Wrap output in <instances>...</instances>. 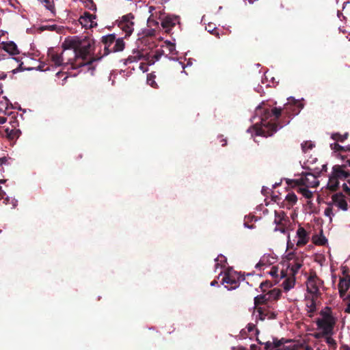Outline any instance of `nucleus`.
Here are the masks:
<instances>
[{
    "label": "nucleus",
    "mask_w": 350,
    "mask_h": 350,
    "mask_svg": "<svg viewBox=\"0 0 350 350\" xmlns=\"http://www.w3.org/2000/svg\"><path fill=\"white\" fill-rule=\"evenodd\" d=\"M281 112V108L275 107L271 112L269 109H262L261 105H259L256 108L255 115L250 119L252 122H254V120L258 118L259 122H255L253 126L248 128L247 133H250L252 137L262 136L267 137L272 136L282 128V126L278 127L272 122L273 119L279 118Z\"/></svg>",
    "instance_id": "obj_1"
},
{
    "label": "nucleus",
    "mask_w": 350,
    "mask_h": 350,
    "mask_svg": "<svg viewBox=\"0 0 350 350\" xmlns=\"http://www.w3.org/2000/svg\"><path fill=\"white\" fill-rule=\"evenodd\" d=\"M94 42L88 36H73L67 38L62 43L64 51L72 50V54L75 59H85L94 49Z\"/></svg>",
    "instance_id": "obj_2"
},
{
    "label": "nucleus",
    "mask_w": 350,
    "mask_h": 350,
    "mask_svg": "<svg viewBox=\"0 0 350 350\" xmlns=\"http://www.w3.org/2000/svg\"><path fill=\"white\" fill-rule=\"evenodd\" d=\"M102 41L105 44L104 55L111 53L122 51L125 47V43L122 38H116L115 33L108 34L102 37Z\"/></svg>",
    "instance_id": "obj_3"
},
{
    "label": "nucleus",
    "mask_w": 350,
    "mask_h": 350,
    "mask_svg": "<svg viewBox=\"0 0 350 350\" xmlns=\"http://www.w3.org/2000/svg\"><path fill=\"white\" fill-rule=\"evenodd\" d=\"M321 318L317 319L316 324L318 330H323L324 334H334L336 318L333 317L329 311H321Z\"/></svg>",
    "instance_id": "obj_4"
},
{
    "label": "nucleus",
    "mask_w": 350,
    "mask_h": 350,
    "mask_svg": "<svg viewBox=\"0 0 350 350\" xmlns=\"http://www.w3.org/2000/svg\"><path fill=\"white\" fill-rule=\"evenodd\" d=\"M343 168L342 165L333 166L327 182V187L331 190H336L339 185V180H343V178L346 176V171Z\"/></svg>",
    "instance_id": "obj_5"
},
{
    "label": "nucleus",
    "mask_w": 350,
    "mask_h": 350,
    "mask_svg": "<svg viewBox=\"0 0 350 350\" xmlns=\"http://www.w3.org/2000/svg\"><path fill=\"white\" fill-rule=\"evenodd\" d=\"M273 223L276 225V227L274 228L275 232H280L282 234L287 233V247L290 245V234L287 232L285 229V226L288 223V217L286 213L282 211H275V219Z\"/></svg>",
    "instance_id": "obj_6"
},
{
    "label": "nucleus",
    "mask_w": 350,
    "mask_h": 350,
    "mask_svg": "<svg viewBox=\"0 0 350 350\" xmlns=\"http://www.w3.org/2000/svg\"><path fill=\"white\" fill-rule=\"evenodd\" d=\"M65 51H62L59 53L57 51H55L53 49H51L48 51V57L52 64L57 67L62 66L67 64H71L73 66V63L72 62V58L66 59L64 57V53ZM73 68H76V67L72 66Z\"/></svg>",
    "instance_id": "obj_7"
},
{
    "label": "nucleus",
    "mask_w": 350,
    "mask_h": 350,
    "mask_svg": "<svg viewBox=\"0 0 350 350\" xmlns=\"http://www.w3.org/2000/svg\"><path fill=\"white\" fill-rule=\"evenodd\" d=\"M298 185H303L306 187H316L319 185L318 178L312 173H303L299 178L296 179Z\"/></svg>",
    "instance_id": "obj_8"
},
{
    "label": "nucleus",
    "mask_w": 350,
    "mask_h": 350,
    "mask_svg": "<svg viewBox=\"0 0 350 350\" xmlns=\"http://www.w3.org/2000/svg\"><path fill=\"white\" fill-rule=\"evenodd\" d=\"M133 16L132 14L123 16L119 22V27L125 33V36H129L134 29Z\"/></svg>",
    "instance_id": "obj_9"
},
{
    "label": "nucleus",
    "mask_w": 350,
    "mask_h": 350,
    "mask_svg": "<svg viewBox=\"0 0 350 350\" xmlns=\"http://www.w3.org/2000/svg\"><path fill=\"white\" fill-rule=\"evenodd\" d=\"M145 56L146 54H144V51L138 49H133L132 53L127 58L122 59L121 62L124 66H126L129 64L137 62L142 59H145Z\"/></svg>",
    "instance_id": "obj_10"
},
{
    "label": "nucleus",
    "mask_w": 350,
    "mask_h": 350,
    "mask_svg": "<svg viewBox=\"0 0 350 350\" xmlns=\"http://www.w3.org/2000/svg\"><path fill=\"white\" fill-rule=\"evenodd\" d=\"M319 280L316 275H310L306 282L307 291L313 295H317L319 291Z\"/></svg>",
    "instance_id": "obj_11"
},
{
    "label": "nucleus",
    "mask_w": 350,
    "mask_h": 350,
    "mask_svg": "<svg viewBox=\"0 0 350 350\" xmlns=\"http://www.w3.org/2000/svg\"><path fill=\"white\" fill-rule=\"evenodd\" d=\"M79 23L85 28H92L97 25L96 22V16L88 12H84L83 14L79 18Z\"/></svg>",
    "instance_id": "obj_12"
},
{
    "label": "nucleus",
    "mask_w": 350,
    "mask_h": 350,
    "mask_svg": "<svg viewBox=\"0 0 350 350\" xmlns=\"http://www.w3.org/2000/svg\"><path fill=\"white\" fill-rule=\"evenodd\" d=\"M179 23V16L177 15H167L161 21V26L166 31H170L172 27Z\"/></svg>",
    "instance_id": "obj_13"
},
{
    "label": "nucleus",
    "mask_w": 350,
    "mask_h": 350,
    "mask_svg": "<svg viewBox=\"0 0 350 350\" xmlns=\"http://www.w3.org/2000/svg\"><path fill=\"white\" fill-rule=\"evenodd\" d=\"M332 205L343 211H347L348 209L347 202L345 198V196L341 193L333 195Z\"/></svg>",
    "instance_id": "obj_14"
},
{
    "label": "nucleus",
    "mask_w": 350,
    "mask_h": 350,
    "mask_svg": "<svg viewBox=\"0 0 350 350\" xmlns=\"http://www.w3.org/2000/svg\"><path fill=\"white\" fill-rule=\"evenodd\" d=\"M222 284H226L225 288L228 291L234 290L239 287V282L230 273H225L222 278Z\"/></svg>",
    "instance_id": "obj_15"
},
{
    "label": "nucleus",
    "mask_w": 350,
    "mask_h": 350,
    "mask_svg": "<svg viewBox=\"0 0 350 350\" xmlns=\"http://www.w3.org/2000/svg\"><path fill=\"white\" fill-rule=\"evenodd\" d=\"M296 237L297 238V246H304L309 241V235L306 230L301 226H299L296 232Z\"/></svg>",
    "instance_id": "obj_16"
},
{
    "label": "nucleus",
    "mask_w": 350,
    "mask_h": 350,
    "mask_svg": "<svg viewBox=\"0 0 350 350\" xmlns=\"http://www.w3.org/2000/svg\"><path fill=\"white\" fill-rule=\"evenodd\" d=\"M303 265V258L302 255L298 256L297 259L291 261V262L286 263V267L291 271L292 273V275H295L296 273H298L299 270Z\"/></svg>",
    "instance_id": "obj_17"
},
{
    "label": "nucleus",
    "mask_w": 350,
    "mask_h": 350,
    "mask_svg": "<svg viewBox=\"0 0 350 350\" xmlns=\"http://www.w3.org/2000/svg\"><path fill=\"white\" fill-rule=\"evenodd\" d=\"M2 49L10 55H16L19 53L16 44L13 41L2 42Z\"/></svg>",
    "instance_id": "obj_18"
},
{
    "label": "nucleus",
    "mask_w": 350,
    "mask_h": 350,
    "mask_svg": "<svg viewBox=\"0 0 350 350\" xmlns=\"http://www.w3.org/2000/svg\"><path fill=\"white\" fill-rule=\"evenodd\" d=\"M273 341L274 350H286L287 349H288V346L287 345V344L291 343L292 342L291 340L286 339L284 338H282L280 339L273 338Z\"/></svg>",
    "instance_id": "obj_19"
},
{
    "label": "nucleus",
    "mask_w": 350,
    "mask_h": 350,
    "mask_svg": "<svg viewBox=\"0 0 350 350\" xmlns=\"http://www.w3.org/2000/svg\"><path fill=\"white\" fill-rule=\"evenodd\" d=\"M163 55L164 51L162 49H158L155 51V53L153 55L146 54L145 60L148 65L152 66L158 62Z\"/></svg>",
    "instance_id": "obj_20"
},
{
    "label": "nucleus",
    "mask_w": 350,
    "mask_h": 350,
    "mask_svg": "<svg viewBox=\"0 0 350 350\" xmlns=\"http://www.w3.org/2000/svg\"><path fill=\"white\" fill-rule=\"evenodd\" d=\"M350 287V280L345 278H341L338 283V290L340 296L342 297L345 295L347 291Z\"/></svg>",
    "instance_id": "obj_21"
},
{
    "label": "nucleus",
    "mask_w": 350,
    "mask_h": 350,
    "mask_svg": "<svg viewBox=\"0 0 350 350\" xmlns=\"http://www.w3.org/2000/svg\"><path fill=\"white\" fill-rule=\"evenodd\" d=\"M295 285V278L294 275H292L291 277L286 278L282 284V286L284 290V291L288 292L292 288H294Z\"/></svg>",
    "instance_id": "obj_22"
},
{
    "label": "nucleus",
    "mask_w": 350,
    "mask_h": 350,
    "mask_svg": "<svg viewBox=\"0 0 350 350\" xmlns=\"http://www.w3.org/2000/svg\"><path fill=\"white\" fill-rule=\"evenodd\" d=\"M215 271L219 269H223L226 267L227 264V259L225 256L223 254H219L218 256L215 259Z\"/></svg>",
    "instance_id": "obj_23"
},
{
    "label": "nucleus",
    "mask_w": 350,
    "mask_h": 350,
    "mask_svg": "<svg viewBox=\"0 0 350 350\" xmlns=\"http://www.w3.org/2000/svg\"><path fill=\"white\" fill-rule=\"evenodd\" d=\"M11 105V103L6 96L0 97V113H6V111Z\"/></svg>",
    "instance_id": "obj_24"
},
{
    "label": "nucleus",
    "mask_w": 350,
    "mask_h": 350,
    "mask_svg": "<svg viewBox=\"0 0 350 350\" xmlns=\"http://www.w3.org/2000/svg\"><path fill=\"white\" fill-rule=\"evenodd\" d=\"M270 258L273 259V258L269 254L263 255L259 262L256 264V267L258 268L259 267L269 266L272 263Z\"/></svg>",
    "instance_id": "obj_25"
},
{
    "label": "nucleus",
    "mask_w": 350,
    "mask_h": 350,
    "mask_svg": "<svg viewBox=\"0 0 350 350\" xmlns=\"http://www.w3.org/2000/svg\"><path fill=\"white\" fill-rule=\"evenodd\" d=\"M330 148L334 152H350V145L340 146L337 143H332Z\"/></svg>",
    "instance_id": "obj_26"
},
{
    "label": "nucleus",
    "mask_w": 350,
    "mask_h": 350,
    "mask_svg": "<svg viewBox=\"0 0 350 350\" xmlns=\"http://www.w3.org/2000/svg\"><path fill=\"white\" fill-rule=\"evenodd\" d=\"M165 45L163 46L170 55H176L178 54V51L176 49L175 43L172 42L170 40L165 41Z\"/></svg>",
    "instance_id": "obj_27"
},
{
    "label": "nucleus",
    "mask_w": 350,
    "mask_h": 350,
    "mask_svg": "<svg viewBox=\"0 0 350 350\" xmlns=\"http://www.w3.org/2000/svg\"><path fill=\"white\" fill-rule=\"evenodd\" d=\"M334 334H327L325 335L324 339L329 347L332 350H336L337 348V342L336 340L333 338Z\"/></svg>",
    "instance_id": "obj_28"
},
{
    "label": "nucleus",
    "mask_w": 350,
    "mask_h": 350,
    "mask_svg": "<svg viewBox=\"0 0 350 350\" xmlns=\"http://www.w3.org/2000/svg\"><path fill=\"white\" fill-rule=\"evenodd\" d=\"M40 3L43 5L48 10L53 14H55V10L53 0H38Z\"/></svg>",
    "instance_id": "obj_29"
},
{
    "label": "nucleus",
    "mask_w": 350,
    "mask_h": 350,
    "mask_svg": "<svg viewBox=\"0 0 350 350\" xmlns=\"http://www.w3.org/2000/svg\"><path fill=\"white\" fill-rule=\"evenodd\" d=\"M138 35L140 38L152 37L155 35V30L152 28L144 29L139 32Z\"/></svg>",
    "instance_id": "obj_30"
},
{
    "label": "nucleus",
    "mask_w": 350,
    "mask_h": 350,
    "mask_svg": "<svg viewBox=\"0 0 350 350\" xmlns=\"http://www.w3.org/2000/svg\"><path fill=\"white\" fill-rule=\"evenodd\" d=\"M275 78L267 74V72L265 73V78L262 79V83L265 84L266 86H271L274 85Z\"/></svg>",
    "instance_id": "obj_31"
},
{
    "label": "nucleus",
    "mask_w": 350,
    "mask_h": 350,
    "mask_svg": "<svg viewBox=\"0 0 350 350\" xmlns=\"http://www.w3.org/2000/svg\"><path fill=\"white\" fill-rule=\"evenodd\" d=\"M275 78L267 74V72L265 73V78L262 79V83L265 84L266 86H271L274 85Z\"/></svg>",
    "instance_id": "obj_32"
},
{
    "label": "nucleus",
    "mask_w": 350,
    "mask_h": 350,
    "mask_svg": "<svg viewBox=\"0 0 350 350\" xmlns=\"http://www.w3.org/2000/svg\"><path fill=\"white\" fill-rule=\"evenodd\" d=\"M343 180H346L347 183L342 184V189L348 194H350V174L346 172V176L343 178Z\"/></svg>",
    "instance_id": "obj_33"
},
{
    "label": "nucleus",
    "mask_w": 350,
    "mask_h": 350,
    "mask_svg": "<svg viewBox=\"0 0 350 350\" xmlns=\"http://www.w3.org/2000/svg\"><path fill=\"white\" fill-rule=\"evenodd\" d=\"M347 137H348L347 133H345L344 135H340L338 133H332L331 135V138L333 140H335L337 142H344L347 138Z\"/></svg>",
    "instance_id": "obj_34"
},
{
    "label": "nucleus",
    "mask_w": 350,
    "mask_h": 350,
    "mask_svg": "<svg viewBox=\"0 0 350 350\" xmlns=\"http://www.w3.org/2000/svg\"><path fill=\"white\" fill-rule=\"evenodd\" d=\"M285 199L289 203V206H293L297 201V196L294 193H293V192L288 193L286 196Z\"/></svg>",
    "instance_id": "obj_35"
},
{
    "label": "nucleus",
    "mask_w": 350,
    "mask_h": 350,
    "mask_svg": "<svg viewBox=\"0 0 350 350\" xmlns=\"http://www.w3.org/2000/svg\"><path fill=\"white\" fill-rule=\"evenodd\" d=\"M288 100L289 103H291L292 102L293 104L298 108V111L296 112V114H298L299 111L303 109L304 105L301 103L298 100L295 99L293 96L288 97Z\"/></svg>",
    "instance_id": "obj_36"
},
{
    "label": "nucleus",
    "mask_w": 350,
    "mask_h": 350,
    "mask_svg": "<svg viewBox=\"0 0 350 350\" xmlns=\"http://www.w3.org/2000/svg\"><path fill=\"white\" fill-rule=\"evenodd\" d=\"M313 241L316 245H323L327 242V240L325 236L321 234L319 237H314Z\"/></svg>",
    "instance_id": "obj_37"
},
{
    "label": "nucleus",
    "mask_w": 350,
    "mask_h": 350,
    "mask_svg": "<svg viewBox=\"0 0 350 350\" xmlns=\"http://www.w3.org/2000/svg\"><path fill=\"white\" fill-rule=\"evenodd\" d=\"M301 256L300 254L295 253V252H289L285 256V262L286 264L291 262L293 260H295L298 258V256Z\"/></svg>",
    "instance_id": "obj_38"
},
{
    "label": "nucleus",
    "mask_w": 350,
    "mask_h": 350,
    "mask_svg": "<svg viewBox=\"0 0 350 350\" xmlns=\"http://www.w3.org/2000/svg\"><path fill=\"white\" fill-rule=\"evenodd\" d=\"M10 60H14L16 61L17 63H19V65L18 66V68H16V69H14L12 70V72L14 74H16V73H18V72H21L23 70H25V68H22V65H23V62H21V59L19 58V57H10L9 58Z\"/></svg>",
    "instance_id": "obj_39"
},
{
    "label": "nucleus",
    "mask_w": 350,
    "mask_h": 350,
    "mask_svg": "<svg viewBox=\"0 0 350 350\" xmlns=\"http://www.w3.org/2000/svg\"><path fill=\"white\" fill-rule=\"evenodd\" d=\"M268 299H278L281 296V291L279 289L274 288L267 294Z\"/></svg>",
    "instance_id": "obj_40"
},
{
    "label": "nucleus",
    "mask_w": 350,
    "mask_h": 350,
    "mask_svg": "<svg viewBox=\"0 0 350 350\" xmlns=\"http://www.w3.org/2000/svg\"><path fill=\"white\" fill-rule=\"evenodd\" d=\"M324 215L329 218V222L332 221V219L334 217L335 214L333 211V208L332 206H328L324 210Z\"/></svg>",
    "instance_id": "obj_41"
},
{
    "label": "nucleus",
    "mask_w": 350,
    "mask_h": 350,
    "mask_svg": "<svg viewBox=\"0 0 350 350\" xmlns=\"http://www.w3.org/2000/svg\"><path fill=\"white\" fill-rule=\"evenodd\" d=\"M268 299V295H259L254 297V304L255 305L265 303Z\"/></svg>",
    "instance_id": "obj_42"
},
{
    "label": "nucleus",
    "mask_w": 350,
    "mask_h": 350,
    "mask_svg": "<svg viewBox=\"0 0 350 350\" xmlns=\"http://www.w3.org/2000/svg\"><path fill=\"white\" fill-rule=\"evenodd\" d=\"M306 306L308 308V312L312 313L316 310V305L313 299L307 300Z\"/></svg>",
    "instance_id": "obj_43"
},
{
    "label": "nucleus",
    "mask_w": 350,
    "mask_h": 350,
    "mask_svg": "<svg viewBox=\"0 0 350 350\" xmlns=\"http://www.w3.org/2000/svg\"><path fill=\"white\" fill-rule=\"evenodd\" d=\"M301 146L303 152H306L308 150L312 149L314 146V144L311 141H306V142H303L301 144Z\"/></svg>",
    "instance_id": "obj_44"
},
{
    "label": "nucleus",
    "mask_w": 350,
    "mask_h": 350,
    "mask_svg": "<svg viewBox=\"0 0 350 350\" xmlns=\"http://www.w3.org/2000/svg\"><path fill=\"white\" fill-rule=\"evenodd\" d=\"M3 203L5 204H12V208H15L17 206L18 200L13 198H10L9 196H6L4 198Z\"/></svg>",
    "instance_id": "obj_45"
},
{
    "label": "nucleus",
    "mask_w": 350,
    "mask_h": 350,
    "mask_svg": "<svg viewBox=\"0 0 350 350\" xmlns=\"http://www.w3.org/2000/svg\"><path fill=\"white\" fill-rule=\"evenodd\" d=\"M154 79L155 76L152 74H149L147 76V83L152 88H155L157 86V83Z\"/></svg>",
    "instance_id": "obj_46"
},
{
    "label": "nucleus",
    "mask_w": 350,
    "mask_h": 350,
    "mask_svg": "<svg viewBox=\"0 0 350 350\" xmlns=\"http://www.w3.org/2000/svg\"><path fill=\"white\" fill-rule=\"evenodd\" d=\"M299 191L306 198H310L312 196V191L304 187H300Z\"/></svg>",
    "instance_id": "obj_47"
},
{
    "label": "nucleus",
    "mask_w": 350,
    "mask_h": 350,
    "mask_svg": "<svg viewBox=\"0 0 350 350\" xmlns=\"http://www.w3.org/2000/svg\"><path fill=\"white\" fill-rule=\"evenodd\" d=\"M85 6L91 10H96V5L91 0H88L85 1Z\"/></svg>",
    "instance_id": "obj_48"
},
{
    "label": "nucleus",
    "mask_w": 350,
    "mask_h": 350,
    "mask_svg": "<svg viewBox=\"0 0 350 350\" xmlns=\"http://www.w3.org/2000/svg\"><path fill=\"white\" fill-rule=\"evenodd\" d=\"M325 335L327 334H324V332L323 330H319V332L313 334V336L316 339H321L323 338H324Z\"/></svg>",
    "instance_id": "obj_49"
},
{
    "label": "nucleus",
    "mask_w": 350,
    "mask_h": 350,
    "mask_svg": "<svg viewBox=\"0 0 350 350\" xmlns=\"http://www.w3.org/2000/svg\"><path fill=\"white\" fill-rule=\"evenodd\" d=\"M269 274L273 278H278L279 276L278 269L275 267H273L269 272Z\"/></svg>",
    "instance_id": "obj_50"
},
{
    "label": "nucleus",
    "mask_w": 350,
    "mask_h": 350,
    "mask_svg": "<svg viewBox=\"0 0 350 350\" xmlns=\"http://www.w3.org/2000/svg\"><path fill=\"white\" fill-rule=\"evenodd\" d=\"M265 347L267 350H274L273 341H267L265 343Z\"/></svg>",
    "instance_id": "obj_51"
},
{
    "label": "nucleus",
    "mask_w": 350,
    "mask_h": 350,
    "mask_svg": "<svg viewBox=\"0 0 350 350\" xmlns=\"http://www.w3.org/2000/svg\"><path fill=\"white\" fill-rule=\"evenodd\" d=\"M57 28V26L56 25H46L43 27L44 29L50 30V31H55Z\"/></svg>",
    "instance_id": "obj_52"
},
{
    "label": "nucleus",
    "mask_w": 350,
    "mask_h": 350,
    "mask_svg": "<svg viewBox=\"0 0 350 350\" xmlns=\"http://www.w3.org/2000/svg\"><path fill=\"white\" fill-rule=\"evenodd\" d=\"M147 23L150 27H151L152 25H157L159 24L158 22L155 21L154 20H152L150 18L148 19Z\"/></svg>",
    "instance_id": "obj_53"
},
{
    "label": "nucleus",
    "mask_w": 350,
    "mask_h": 350,
    "mask_svg": "<svg viewBox=\"0 0 350 350\" xmlns=\"http://www.w3.org/2000/svg\"><path fill=\"white\" fill-rule=\"evenodd\" d=\"M93 61H94V59H91V60H88V62H86L79 63V65H78V67H82V66H86V65H89V64H90Z\"/></svg>",
    "instance_id": "obj_54"
},
{
    "label": "nucleus",
    "mask_w": 350,
    "mask_h": 350,
    "mask_svg": "<svg viewBox=\"0 0 350 350\" xmlns=\"http://www.w3.org/2000/svg\"><path fill=\"white\" fill-rule=\"evenodd\" d=\"M215 29V27H213V28H209L208 29V31L210 32V33H213L214 35H215L216 36H217L218 38H219V34L218 32L217 31H214Z\"/></svg>",
    "instance_id": "obj_55"
},
{
    "label": "nucleus",
    "mask_w": 350,
    "mask_h": 350,
    "mask_svg": "<svg viewBox=\"0 0 350 350\" xmlns=\"http://www.w3.org/2000/svg\"><path fill=\"white\" fill-rule=\"evenodd\" d=\"M269 286V284L267 282H262V283L260 284V288L262 291H265V290H264V287H267V286Z\"/></svg>",
    "instance_id": "obj_56"
},
{
    "label": "nucleus",
    "mask_w": 350,
    "mask_h": 350,
    "mask_svg": "<svg viewBox=\"0 0 350 350\" xmlns=\"http://www.w3.org/2000/svg\"><path fill=\"white\" fill-rule=\"evenodd\" d=\"M7 161L8 159L5 157L0 158V165L5 164Z\"/></svg>",
    "instance_id": "obj_57"
},
{
    "label": "nucleus",
    "mask_w": 350,
    "mask_h": 350,
    "mask_svg": "<svg viewBox=\"0 0 350 350\" xmlns=\"http://www.w3.org/2000/svg\"><path fill=\"white\" fill-rule=\"evenodd\" d=\"M165 57L167 58L170 61L178 62V59L177 57H169L168 55H166Z\"/></svg>",
    "instance_id": "obj_58"
},
{
    "label": "nucleus",
    "mask_w": 350,
    "mask_h": 350,
    "mask_svg": "<svg viewBox=\"0 0 350 350\" xmlns=\"http://www.w3.org/2000/svg\"><path fill=\"white\" fill-rule=\"evenodd\" d=\"M7 122V118L0 116V124H3Z\"/></svg>",
    "instance_id": "obj_59"
},
{
    "label": "nucleus",
    "mask_w": 350,
    "mask_h": 350,
    "mask_svg": "<svg viewBox=\"0 0 350 350\" xmlns=\"http://www.w3.org/2000/svg\"><path fill=\"white\" fill-rule=\"evenodd\" d=\"M5 196V192L2 189V187L0 186V198L1 199L4 198Z\"/></svg>",
    "instance_id": "obj_60"
},
{
    "label": "nucleus",
    "mask_w": 350,
    "mask_h": 350,
    "mask_svg": "<svg viewBox=\"0 0 350 350\" xmlns=\"http://www.w3.org/2000/svg\"><path fill=\"white\" fill-rule=\"evenodd\" d=\"M341 349L342 350H350V347L347 345H342Z\"/></svg>",
    "instance_id": "obj_61"
},
{
    "label": "nucleus",
    "mask_w": 350,
    "mask_h": 350,
    "mask_svg": "<svg viewBox=\"0 0 350 350\" xmlns=\"http://www.w3.org/2000/svg\"><path fill=\"white\" fill-rule=\"evenodd\" d=\"M210 285H211V286H217V285H218V282H217V280H213V281H212V282H211Z\"/></svg>",
    "instance_id": "obj_62"
},
{
    "label": "nucleus",
    "mask_w": 350,
    "mask_h": 350,
    "mask_svg": "<svg viewBox=\"0 0 350 350\" xmlns=\"http://www.w3.org/2000/svg\"><path fill=\"white\" fill-rule=\"evenodd\" d=\"M139 68L144 72L147 71V68H144V65L143 64H141L139 66Z\"/></svg>",
    "instance_id": "obj_63"
},
{
    "label": "nucleus",
    "mask_w": 350,
    "mask_h": 350,
    "mask_svg": "<svg viewBox=\"0 0 350 350\" xmlns=\"http://www.w3.org/2000/svg\"><path fill=\"white\" fill-rule=\"evenodd\" d=\"M345 312L347 313H350V303L347 305V306L345 309Z\"/></svg>",
    "instance_id": "obj_64"
}]
</instances>
